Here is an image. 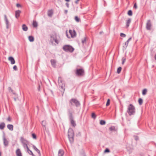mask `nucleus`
<instances>
[{
  "mask_svg": "<svg viewBox=\"0 0 156 156\" xmlns=\"http://www.w3.org/2000/svg\"><path fill=\"white\" fill-rule=\"evenodd\" d=\"M76 74L79 76H82L84 74V70L82 69H76Z\"/></svg>",
  "mask_w": 156,
  "mask_h": 156,
  "instance_id": "423d86ee",
  "label": "nucleus"
},
{
  "mask_svg": "<svg viewBox=\"0 0 156 156\" xmlns=\"http://www.w3.org/2000/svg\"><path fill=\"white\" fill-rule=\"evenodd\" d=\"M16 6L17 7H19L21 6V5L20 4L17 3L16 4Z\"/></svg>",
  "mask_w": 156,
  "mask_h": 156,
  "instance_id": "3c124183",
  "label": "nucleus"
},
{
  "mask_svg": "<svg viewBox=\"0 0 156 156\" xmlns=\"http://www.w3.org/2000/svg\"><path fill=\"white\" fill-rule=\"evenodd\" d=\"M138 102L140 105H142L143 102V99L141 98H140L138 100Z\"/></svg>",
  "mask_w": 156,
  "mask_h": 156,
  "instance_id": "473e14b6",
  "label": "nucleus"
},
{
  "mask_svg": "<svg viewBox=\"0 0 156 156\" xmlns=\"http://www.w3.org/2000/svg\"><path fill=\"white\" fill-rule=\"evenodd\" d=\"M5 127V123L4 122H2L0 123V129H3Z\"/></svg>",
  "mask_w": 156,
  "mask_h": 156,
  "instance_id": "f3484780",
  "label": "nucleus"
},
{
  "mask_svg": "<svg viewBox=\"0 0 156 156\" xmlns=\"http://www.w3.org/2000/svg\"><path fill=\"white\" fill-rule=\"evenodd\" d=\"M7 121L9 122H11V119L10 116H9L7 118Z\"/></svg>",
  "mask_w": 156,
  "mask_h": 156,
  "instance_id": "a18cd8bd",
  "label": "nucleus"
},
{
  "mask_svg": "<svg viewBox=\"0 0 156 156\" xmlns=\"http://www.w3.org/2000/svg\"><path fill=\"white\" fill-rule=\"evenodd\" d=\"M128 43L126 41L123 44V47L124 48L126 49L128 45Z\"/></svg>",
  "mask_w": 156,
  "mask_h": 156,
  "instance_id": "cd10ccee",
  "label": "nucleus"
},
{
  "mask_svg": "<svg viewBox=\"0 0 156 156\" xmlns=\"http://www.w3.org/2000/svg\"><path fill=\"white\" fill-rule=\"evenodd\" d=\"M135 139L136 140H137L138 139V137L137 136H136L135 137Z\"/></svg>",
  "mask_w": 156,
  "mask_h": 156,
  "instance_id": "13d9d810",
  "label": "nucleus"
},
{
  "mask_svg": "<svg viewBox=\"0 0 156 156\" xmlns=\"http://www.w3.org/2000/svg\"><path fill=\"white\" fill-rule=\"evenodd\" d=\"M69 103L71 105H75L76 107L79 106L80 105V102L75 98H72L70 99L69 101Z\"/></svg>",
  "mask_w": 156,
  "mask_h": 156,
  "instance_id": "20e7f679",
  "label": "nucleus"
},
{
  "mask_svg": "<svg viewBox=\"0 0 156 156\" xmlns=\"http://www.w3.org/2000/svg\"><path fill=\"white\" fill-rule=\"evenodd\" d=\"M65 1L67 2H69L70 0H65Z\"/></svg>",
  "mask_w": 156,
  "mask_h": 156,
  "instance_id": "e2e57ef3",
  "label": "nucleus"
},
{
  "mask_svg": "<svg viewBox=\"0 0 156 156\" xmlns=\"http://www.w3.org/2000/svg\"><path fill=\"white\" fill-rule=\"evenodd\" d=\"M86 37H84L82 39V42L83 44L86 43Z\"/></svg>",
  "mask_w": 156,
  "mask_h": 156,
  "instance_id": "7c9ffc66",
  "label": "nucleus"
},
{
  "mask_svg": "<svg viewBox=\"0 0 156 156\" xmlns=\"http://www.w3.org/2000/svg\"><path fill=\"white\" fill-rule=\"evenodd\" d=\"M4 20L5 22V23L6 26L7 28H8L9 27V22L8 20L7 16L6 15H4Z\"/></svg>",
  "mask_w": 156,
  "mask_h": 156,
  "instance_id": "1a4fd4ad",
  "label": "nucleus"
},
{
  "mask_svg": "<svg viewBox=\"0 0 156 156\" xmlns=\"http://www.w3.org/2000/svg\"><path fill=\"white\" fill-rule=\"evenodd\" d=\"M121 69H122V68L120 67H119L117 69V73L119 74V73L121 72Z\"/></svg>",
  "mask_w": 156,
  "mask_h": 156,
  "instance_id": "e433bc0d",
  "label": "nucleus"
},
{
  "mask_svg": "<svg viewBox=\"0 0 156 156\" xmlns=\"http://www.w3.org/2000/svg\"><path fill=\"white\" fill-rule=\"evenodd\" d=\"M133 8H135V9H137V6L136 4V3L134 4V6H133Z\"/></svg>",
  "mask_w": 156,
  "mask_h": 156,
  "instance_id": "09e8293b",
  "label": "nucleus"
},
{
  "mask_svg": "<svg viewBox=\"0 0 156 156\" xmlns=\"http://www.w3.org/2000/svg\"><path fill=\"white\" fill-rule=\"evenodd\" d=\"M68 112L69 115V118L73 117L72 113L71 110L69 109L68 110Z\"/></svg>",
  "mask_w": 156,
  "mask_h": 156,
  "instance_id": "5701e85b",
  "label": "nucleus"
},
{
  "mask_svg": "<svg viewBox=\"0 0 156 156\" xmlns=\"http://www.w3.org/2000/svg\"><path fill=\"white\" fill-rule=\"evenodd\" d=\"M58 83L59 85H61V84H63L62 78L60 77H59L58 78Z\"/></svg>",
  "mask_w": 156,
  "mask_h": 156,
  "instance_id": "b1692460",
  "label": "nucleus"
},
{
  "mask_svg": "<svg viewBox=\"0 0 156 156\" xmlns=\"http://www.w3.org/2000/svg\"><path fill=\"white\" fill-rule=\"evenodd\" d=\"M38 90L40 91V86H39V88H38Z\"/></svg>",
  "mask_w": 156,
  "mask_h": 156,
  "instance_id": "052dcab7",
  "label": "nucleus"
},
{
  "mask_svg": "<svg viewBox=\"0 0 156 156\" xmlns=\"http://www.w3.org/2000/svg\"><path fill=\"white\" fill-rule=\"evenodd\" d=\"M131 39H132V38L131 37H130L128 40L127 41H126V42H127L128 43H129V41H130L131 40Z\"/></svg>",
  "mask_w": 156,
  "mask_h": 156,
  "instance_id": "603ef678",
  "label": "nucleus"
},
{
  "mask_svg": "<svg viewBox=\"0 0 156 156\" xmlns=\"http://www.w3.org/2000/svg\"><path fill=\"white\" fill-rule=\"evenodd\" d=\"M127 14L129 16H132L133 14L132 11L131 10H129Z\"/></svg>",
  "mask_w": 156,
  "mask_h": 156,
  "instance_id": "c9c22d12",
  "label": "nucleus"
},
{
  "mask_svg": "<svg viewBox=\"0 0 156 156\" xmlns=\"http://www.w3.org/2000/svg\"><path fill=\"white\" fill-rule=\"evenodd\" d=\"M44 122V121H42V126H45V125L44 124V123H43Z\"/></svg>",
  "mask_w": 156,
  "mask_h": 156,
  "instance_id": "5fc2aeb1",
  "label": "nucleus"
},
{
  "mask_svg": "<svg viewBox=\"0 0 156 156\" xmlns=\"http://www.w3.org/2000/svg\"><path fill=\"white\" fill-rule=\"evenodd\" d=\"M53 14V12L52 10H49L48 11V16L51 17Z\"/></svg>",
  "mask_w": 156,
  "mask_h": 156,
  "instance_id": "393cba45",
  "label": "nucleus"
},
{
  "mask_svg": "<svg viewBox=\"0 0 156 156\" xmlns=\"http://www.w3.org/2000/svg\"><path fill=\"white\" fill-rule=\"evenodd\" d=\"M8 89L9 91H11V92H12L13 91V90L10 87H9Z\"/></svg>",
  "mask_w": 156,
  "mask_h": 156,
  "instance_id": "8fccbe9b",
  "label": "nucleus"
},
{
  "mask_svg": "<svg viewBox=\"0 0 156 156\" xmlns=\"http://www.w3.org/2000/svg\"><path fill=\"white\" fill-rule=\"evenodd\" d=\"M67 12H68L67 10H65L64 12L65 14H66L67 13Z\"/></svg>",
  "mask_w": 156,
  "mask_h": 156,
  "instance_id": "4d7b16f0",
  "label": "nucleus"
},
{
  "mask_svg": "<svg viewBox=\"0 0 156 156\" xmlns=\"http://www.w3.org/2000/svg\"><path fill=\"white\" fill-rule=\"evenodd\" d=\"M3 140L4 145L5 147H7L8 146L9 144V142L7 140V139H6L5 136L3 137Z\"/></svg>",
  "mask_w": 156,
  "mask_h": 156,
  "instance_id": "9b49d317",
  "label": "nucleus"
},
{
  "mask_svg": "<svg viewBox=\"0 0 156 156\" xmlns=\"http://www.w3.org/2000/svg\"><path fill=\"white\" fill-rule=\"evenodd\" d=\"M122 64L123 65L124 63L126 61V58H123L122 59Z\"/></svg>",
  "mask_w": 156,
  "mask_h": 156,
  "instance_id": "a19ab883",
  "label": "nucleus"
},
{
  "mask_svg": "<svg viewBox=\"0 0 156 156\" xmlns=\"http://www.w3.org/2000/svg\"><path fill=\"white\" fill-rule=\"evenodd\" d=\"M110 101L109 99H108L107 101L106 104V106H108L110 104Z\"/></svg>",
  "mask_w": 156,
  "mask_h": 156,
  "instance_id": "ea45409f",
  "label": "nucleus"
},
{
  "mask_svg": "<svg viewBox=\"0 0 156 156\" xmlns=\"http://www.w3.org/2000/svg\"><path fill=\"white\" fill-rule=\"evenodd\" d=\"M13 69L16 71L17 70V68L16 66H14L13 67Z\"/></svg>",
  "mask_w": 156,
  "mask_h": 156,
  "instance_id": "49530a36",
  "label": "nucleus"
},
{
  "mask_svg": "<svg viewBox=\"0 0 156 156\" xmlns=\"http://www.w3.org/2000/svg\"><path fill=\"white\" fill-rule=\"evenodd\" d=\"M55 42L57 44H58L59 42L57 40V38H56L54 40Z\"/></svg>",
  "mask_w": 156,
  "mask_h": 156,
  "instance_id": "de8ad7c7",
  "label": "nucleus"
},
{
  "mask_svg": "<svg viewBox=\"0 0 156 156\" xmlns=\"http://www.w3.org/2000/svg\"><path fill=\"white\" fill-rule=\"evenodd\" d=\"M69 119L71 123V125L73 126L74 127H75L76 126V124L75 123V122L73 120V117H71L69 118Z\"/></svg>",
  "mask_w": 156,
  "mask_h": 156,
  "instance_id": "9d476101",
  "label": "nucleus"
},
{
  "mask_svg": "<svg viewBox=\"0 0 156 156\" xmlns=\"http://www.w3.org/2000/svg\"><path fill=\"white\" fill-rule=\"evenodd\" d=\"M22 28L23 30L25 31H26L28 30V27L26 25L24 24L22 26Z\"/></svg>",
  "mask_w": 156,
  "mask_h": 156,
  "instance_id": "4be33fe9",
  "label": "nucleus"
},
{
  "mask_svg": "<svg viewBox=\"0 0 156 156\" xmlns=\"http://www.w3.org/2000/svg\"><path fill=\"white\" fill-rule=\"evenodd\" d=\"M28 39L29 41L31 42H33L34 41V37L32 36H29L28 37Z\"/></svg>",
  "mask_w": 156,
  "mask_h": 156,
  "instance_id": "a878e982",
  "label": "nucleus"
},
{
  "mask_svg": "<svg viewBox=\"0 0 156 156\" xmlns=\"http://www.w3.org/2000/svg\"><path fill=\"white\" fill-rule=\"evenodd\" d=\"M64 151L62 149H60L58 151V156H63L64 154Z\"/></svg>",
  "mask_w": 156,
  "mask_h": 156,
  "instance_id": "f8f14e48",
  "label": "nucleus"
},
{
  "mask_svg": "<svg viewBox=\"0 0 156 156\" xmlns=\"http://www.w3.org/2000/svg\"><path fill=\"white\" fill-rule=\"evenodd\" d=\"M33 148L38 154L39 156H41V154L40 150L38 149L34 145H33L32 146Z\"/></svg>",
  "mask_w": 156,
  "mask_h": 156,
  "instance_id": "ddd939ff",
  "label": "nucleus"
},
{
  "mask_svg": "<svg viewBox=\"0 0 156 156\" xmlns=\"http://www.w3.org/2000/svg\"><path fill=\"white\" fill-rule=\"evenodd\" d=\"M100 34H101V32H100Z\"/></svg>",
  "mask_w": 156,
  "mask_h": 156,
  "instance_id": "338daca9",
  "label": "nucleus"
},
{
  "mask_svg": "<svg viewBox=\"0 0 156 156\" xmlns=\"http://www.w3.org/2000/svg\"><path fill=\"white\" fill-rule=\"evenodd\" d=\"M59 87L61 88L62 90H63V91H64L65 88V85L63 84H61V85H59Z\"/></svg>",
  "mask_w": 156,
  "mask_h": 156,
  "instance_id": "c756f323",
  "label": "nucleus"
},
{
  "mask_svg": "<svg viewBox=\"0 0 156 156\" xmlns=\"http://www.w3.org/2000/svg\"><path fill=\"white\" fill-rule=\"evenodd\" d=\"M58 1L61 2V0H58Z\"/></svg>",
  "mask_w": 156,
  "mask_h": 156,
  "instance_id": "0e129e2a",
  "label": "nucleus"
},
{
  "mask_svg": "<svg viewBox=\"0 0 156 156\" xmlns=\"http://www.w3.org/2000/svg\"><path fill=\"white\" fill-rule=\"evenodd\" d=\"M109 130L111 131L115 130V127L114 126H111L109 128Z\"/></svg>",
  "mask_w": 156,
  "mask_h": 156,
  "instance_id": "f704fd0d",
  "label": "nucleus"
},
{
  "mask_svg": "<svg viewBox=\"0 0 156 156\" xmlns=\"http://www.w3.org/2000/svg\"><path fill=\"white\" fill-rule=\"evenodd\" d=\"M33 25L34 27H37L38 26L37 23L36 21H34L33 23Z\"/></svg>",
  "mask_w": 156,
  "mask_h": 156,
  "instance_id": "c85d7f7f",
  "label": "nucleus"
},
{
  "mask_svg": "<svg viewBox=\"0 0 156 156\" xmlns=\"http://www.w3.org/2000/svg\"><path fill=\"white\" fill-rule=\"evenodd\" d=\"M66 5L67 6V7H68V8H69V4L68 3H66Z\"/></svg>",
  "mask_w": 156,
  "mask_h": 156,
  "instance_id": "864d4df0",
  "label": "nucleus"
},
{
  "mask_svg": "<svg viewBox=\"0 0 156 156\" xmlns=\"http://www.w3.org/2000/svg\"><path fill=\"white\" fill-rule=\"evenodd\" d=\"M100 34H101V32H100Z\"/></svg>",
  "mask_w": 156,
  "mask_h": 156,
  "instance_id": "69168bd1",
  "label": "nucleus"
},
{
  "mask_svg": "<svg viewBox=\"0 0 156 156\" xmlns=\"http://www.w3.org/2000/svg\"><path fill=\"white\" fill-rule=\"evenodd\" d=\"M32 136L34 139H36V135L34 133H33L32 134Z\"/></svg>",
  "mask_w": 156,
  "mask_h": 156,
  "instance_id": "37998d69",
  "label": "nucleus"
},
{
  "mask_svg": "<svg viewBox=\"0 0 156 156\" xmlns=\"http://www.w3.org/2000/svg\"><path fill=\"white\" fill-rule=\"evenodd\" d=\"M27 150V152L29 153V154L31 155L32 156H35L32 151L30 150L29 148Z\"/></svg>",
  "mask_w": 156,
  "mask_h": 156,
  "instance_id": "bb28decb",
  "label": "nucleus"
},
{
  "mask_svg": "<svg viewBox=\"0 0 156 156\" xmlns=\"http://www.w3.org/2000/svg\"><path fill=\"white\" fill-rule=\"evenodd\" d=\"M147 90L146 89H144V90H143L142 91V94L143 95H145L147 93Z\"/></svg>",
  "mask_w": 156,
  "mask_h": 156,
  "instance_id": "2f4dec72",
  "label": "nucleus"
},
{
  "mask_svg": "<svg viewBox=\"0 0 156 156\" xmlns=\"http://www.w3.org/2000/svg\"><path fill=\"white\" fill-rule=\"evenodd\" d=\"M69 33L70 34L72 37H74L76 36V33L74 30H69Z\"/></svg>",
  "mask_w": 156,
  "mask_h": 156,
  "instance_id": "6e6552de",
  "label": "nucleus"
},
{
  "mask_svg": "<svg viewBox=\"0 0 156 156\" xmlns=\"http://www.w3.org/2000/svg\"><path fill=\"white\" fill-rule=\"evenodd\" d=\"M80 1V0H76L75 2V3L76 4H78V2Z\"/></svg>",
  "mask_w": 156,
  "mask_h": 156,
  "instance_id": "6e6d98bb",
  "label": "nucleus"
},
{
  "mask_svg": "<svg viewBox=\"0 0 156 156\" xmlns=\"http://www.w3.org/2000/svg\"><path fill=\"white\" fill-rule=\"evenodd\" d=\"M21 11L20 10H18L15 11V17L16 18H18L20 16Z\"/></svg>",
  "mask_w": 156,
  "mask_h": 156,
  "instance_id": "2eb2a0df",
  "label": "nucleus"
},
{
  "mask_svg": "<svg viewBox=\"0 0 156 156\" xmlns=\"http://www.w3.org/2000/svg\"><path fill=\"white\" fill-rule=\"evenodd\" d=\"M51 62L52 66L54 67H55L56 66V62L54 59H51Z\"/></svg>",
  "mask_w": 156,
  "mask_h": 156,
  "instance_id": "a211bd4d",
  "label": "nucleus"
},
{
  "mask_svg": "<svg viewBox=\"0 0 156 156\" xmlns=\"http://www.w3.org/2000/svg\"><path fill=\"white\" fill-rule=\"evenodd\" d=\"M63 49L67 52H72L74 51V48L69 45H64L62 48Z\"/></svg>",
  "mask_w": 156,
  "mask_h": 156,
  "instance_id": "7ed1b4c3",
  "label": "nucleus"
},
{
  "mask_svg": "<svg viewBox=\"0 0 156 156\" xmlns=\"http://www.w3.org/2000/svg\"><path fill=\"white\" fill-rule=\"evenodd\" d=\"M105 121L104 120H101L100 121V124L101 125H105Z\"/></svg>",
  "mask_w": 156,
  "mask_h": 156,
  "instance_id": "72a5a7b5",
  "label": "nucleus"
},
{
  "mask_svg": "<svg viewBox=\"0 0 156 156\" xmlns=\"http://www.w3.org/2000/svg\"><path fill=\"white\" fill-rule=\"evenodd\" d=\"M56 34H52L51 35V41H53L56 38Z\"/></svg>",
  "mask_w": 156,
  "mask_h": 156,
  "instance_id": "aec40b11",
  "label": "nucleus"
},
{
  "mask_svg": "<svg viewBox=\"0 0 156 156\" xmlns=\"http://www.w3.org/2000/svg\"><path fill=\"white\" fill-rule=\"evenodd\" d=\"M14 101H16V98H14Z\"/></svg>",
  "mask_w": 156,
  "mask_h": 156,
  "instance_id": "680f3d73",
  "label": "nucleus"
},
{
  "mask_svg": "<svg viewBox=\"0 0 156 156\" xmlns=\"http://www.w3.org/2000/svg\"><path fill=\"white\" fill-rule=\"evenodd\" d=\"M68 136L69 140L70 143L73 141L74 132L72 129L69 128L68 131Z\"/></svg>",
  "mask_w": 156,
  "mask_h": 156,
  "instance_id": "f03ea898",
  "label": "nucleus"
},
{
  "mask_svg": "<svg viewBox=\"0 0 156 156\" xmlns=\"http://www.w3.org/2000/svg\"><path fill=\"white\" fill-rule=\"evenodd\" d=\"M110 150L108 148H106L104 151L105 153H108L110 152Z\"/></svg>",
  "mask_w": 156,
  "mask_h": 156,
  "instance_id": "c03bdc74",
  "label": "nucleus"
},
{
  "mask_svg": "<svg viewBox=\"0 0 156 156\" xmlns=\"http://www.w3.org/2000/svg\"><path fill=\"white\" fill-rule=\"evenodd\" d=\"M20 140L24 149L26 150L27 149L29 148L27 145L28 144V141L24 139L23 137H21Z\"/></svg>",
  "mask_w": 156,
  "mask_h": 156,
  "instance_id": "39448f33",
  "label": "nucleus"
},
{
  "mask_svg": "<svg viewBox=\"0 0 156 156\" xmlns=\"http://www.w3.org/2000/svg\"><path fill=\"white\" fill-rule=\"evenodd\" d=\"M136 112V109L135 107L131 104L129 105L128 108L127 112L129 115H133L135 114Z\"/></svg>",
  "mask_w": 156,
  "mask_h": 156,
  "instance_id": "f257e3e1",
  "label": "nucleus"
},
{
  "mask_svg": "<svg viewBox=\"0 0 156 156\" xmlns=\"http://www.w3.org/2000/svg\"><path fill=\"white\" fill-rule=\"evenodd\" d=\"M91 117L95 119L96 118V115L94 113H93L91 114Z\"/></svg>",
  "mask_w": 156,
  "mask_h": 156,
  "instance_id": "4c0bfd02",
  "label": "nucleus"
},
{
  "mask_svg": "<svg viewBox=\"0 0 156 156\" xmlns=\"http://www.w3.org/2000/svg\"><path fill=\"white\" fill-rule=\"evenodd\" d=\"M17 156H22V154L20 149L18 148L16 151Z\"/></svg>",
  "mask_w": 156,
  "mask_h": 156,
  "instance_id": "dca6fc26",
  "label": "nucleus"
},
{
  "mask_svg": "<svg viewBox=\"0 0 156 156\" xmlns=\"http://www.w3.org/2000/svg\"><path fill=\"white\" fill-rule=\"evenodd\" d=\"M7 127L11 131H12L13 130V126L12 124H8L7 126Z\"/></svg>",
  "mask_w": 156,
  "mask_h": 156,
  "instance_id": "412c9836",
  "label": "nucleus"
},
{
  "mask_svg": "<svg viewBox=\"0 0 156 156\" xmlns=\"http://www.w3.org/2000/svg\"><path fill=\"white\" fill-rule=\"evenodd\" d=\"M9 60L11 62V63L12 64H13L15 63V62L13 57L11 56L9 57Z\"/></svg>",
  "mask_w": 156,
  "mask_h": 156,
  "instance_id": "4468645a",
  "label": "nucleus"
},
{
  "mask_svg": "<svg viewBox=\"0 0 156 156\" xmlns=\"http://www.w3.org/2000/svg\"><path fill=\"white\" fill-rule=\"evenodd\" d=\"M120 35L121 37H125L126 36V34L123 33H121L120 34Z\"/></svg>",
  "mask_w": 156,
  "mask_h": 156,
  "instance_id": "79ce46f5",
  "label": "nucleus"
},
{
  "mask_svg": "<svg viewBox=\"0 0 156 156\" xmlns=\"http://www.w3.org/2000/svg\"><path fill=\"white\" fill-rule=\"evenodd\" d=\"M75 20L77 22H79L80 21V20L78 17L77 16H76L75 17Z\"/></svg>",
  "mask_w": 156,
  "mask_h": 156,
  "instance_id": "58836bf2",
  "label": "nucleus"
},
{
  "mask_svg": "<svg viewBox=\"0 0 156 156\" xmlns=\"http://www.w3.org/2000/svg\"><path fill=\"white\" fill-rule=\"evenodd\" d=\"M131 22V19L130 18H129L127 20V21L126 22V27H128L129 25V24Z\"/></svg>",
  "mask_w": 156,
  "mask_h": 156,
  "instance_id": "6ab92c4d",
  "label": "nucleus"
},
{
  "mask_svg": "<svg viewBox=\"0 0 156 156\" xmlns=\"http://www.w3.org/2000/svg\"><path fill=\"white\" fill-rule=\"evenodd\" d=\"M154 58L155 60H156V53L155 54L154 56Z\"/></svg>",
  "mask_w": 156,
  "mask_h": 156,
  "instance_id": "bf43d9fd",
  "label": "nucleus"
},
{
  "mask_svg": "<svg viewBox=\"0 0 156 156\" xmlns=\"http://www.w3.org/2000/svg\"><path fill=\"white\" fill-rule=\"evenodd\" d=\"M152 24L150 20H147L146 23V29L147 30H151Z\"/></svg>",
  "mask_w": 156,
  "mask_h": 156,
  "instance_id": "0eeeda50",
  "label": "nucleus"
}]
</instances>
